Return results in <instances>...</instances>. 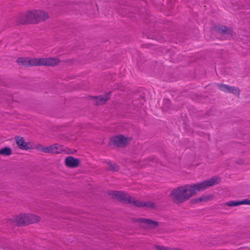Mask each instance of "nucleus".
Instances as JSON below:
<instances>
[{
	"label": "nucleus",
	"mask_w": 250,
	"mask_h": 250,
	"mask_svg": "<svg viewBox=\"0 0 250 250\" xmlns=\"http://www.w3.org/2000/svg\"><path fill=\"white\" fill-rule=\"evenodd\" d=\"M64 163L65 166L68 167L75 168L79 166L80 160L72 156H68L65 158Z\"/></svg>",
	"instance_id": "12"
},
{
	"label": "nucleus",
	"mask_w": 250,
	"mask_h": 250,
	"mask_svg": "<svg viewBox=\"0 0 250 250\" xmlns=\"http://www.w3.org/2000/svg\"><path fill=\"white\" fill-rule=\"evenodd\" d=\"M108 195L113 198L134 206L136 199L125 192L121 191H110L108 192Z\"/></svg>",
	"instance_id": "5"
},
{
	"label": "nucleus",
	"mask_w": 250,
	"mask_h": 250,
	"mask_svg": "<svg viewBox=\"0 0 250 250\" xmlns=\"http://www.w3.org/2000/svg\"><path fill=\"white\" fill-rule=\"evenodd\" d=\"M61 61L58 58H30L20 57L16 60V62L23 66H56L59 65Z\"/></svg>",
	"instance_id": "2"
},
{
	"label": "nucleus",
	"mask_w": 250,
	"mask_h": 250,
	"mask_svg": "<svg viewBox=\"0 0 250 250\" xmlns=\"http://www.w3.org/2000/svg\"><path fill=\"white\" fill-rule=\"evenodd\" d=\"M216 30L221 34H225L230 37L232 36L231 30L225 26L221 25L216 27Z\"/></svg>",
	"instance_id": "15"
},
{
	"label": "nucleus",
	"mask_w": 250,
	"mask_h": 250,
	"mask_svg": "<svg viewBox=\"0 0 250 250\" xmlns=\"http://www.w3.org/2000/svg\"><path fill=\"white\" fill-rule=\"evenodd\" d=\"M41 218L33 214H21L16 217V222L20 225H28L32 223H38Z\"/></svg>",
	"instance_id": "4"
},
{
	"label": "nucleus",
	"mask_w": 250,
	"mask_h": 250,
	"mask_svg": "<svg viewBox=\"0 0 250 250\" xmlns=\"http://www.w3.org/2000/svg\"><path fill=\"white\" fill-rule=\"evenodd\" d=\"M134 206L138 208L145 207L150 209H155L157 207L156 204L152 201H148L145 202L137 199H136Z\"/></svg>",
	"instance_id": "11"
},
{
	"label": "nucleus",
	"mask_w": 250,
	"mask_h": 250,
	"mask_svg": "<svg viewBox=\"0 0 250 250\" xmlns=\"http://www.w3.org/2000/svg\"><path fill=\"white\" fill-rule=\"evenodd\" d=\"M42 152H44L45 153H51V146H50L43 147V150Z\"/></svg>",
	"instance_id": "22"
},
{
	"label": "nucleus",
	"mask_w": 250,
	"mask_h": 250,
	"mask_svg": "<svg viewBox=\"0 0 250 250\" xmlns=\"http://www.w3.org/2000/svg\"><path fill=\"white\" fill-rule=\"evenodd\" d=\"M12 154V150L9 147H4L0 149V155L2 156H9Z\"/></svg>",
	"instance_id": "16"
},
{
	"label": "nucleus",
	"mask_w": 250,
	"mask_h": 250,
	"mask_svg": "<svg viewBox=\"0 0 250 250\" xmlns=\"http://www.w3.org/2000/svg\"><path fill=\"white\" fill-rule=\"evenodd\" d=\"M43 146L40 144H37L33 146V149L35 148L38 151L42 152L43 150Z\"/></svg>",
	"instance_id": "21"
},
{
	"label": "nucleus",
	"mask_w": 250,
	"mask_h": 250,
	"mask_svg": "<svg viewBox=\"0 0 250 250\" xmlns=\"http://www.w3.org/2000/svg\"><path fill=\"white\" fill-rule=\"evenodd\" d=\"M51 146V153H60L62 151V146L58 144H53L50 145Z\"/></svg>",
	"instance_id": "18"
},
{
	"label": "nucleus",
	"mask_w": 250,
	"mask_h": 250,
	"mask_svg": "<svg viewBox=\"0 0 250 250\" xmlns=\"http://www.w3.org/2000/svg\"><path fill=\"white\" fill-rule=\"evenodd\" d=\"M217 86L218 88L222 91L232 93L237 97H239L240 95V89L238 87L230 86L223 83H218L217 84Z\"/></svg>",
	"instance_id": "8"
},
{
	"label": "nucleus",
	"mask_w": 250,
	"mask_h": 250,
	"mask_svg": "<svg viewBox=\"0 0 250 250\" xmlns=\"http://www.w3.org/2000/svg\"><path fill=\"white\" fill-rule=\"evenodd\" d=\"M15 140L17 146L21 149L27 150L33 149V146L30 143L26 142L22 137L16 136Z\"/></svg>",
	"instance_id": "9"
},
{
	"label": "nucleus",
	"mask_w": 250,
	"mask_h": 250,
	"mask_svg": "<svg viewBox=\"0 0 250 250\" xmlns=\"http://www.w3.org/2000/svg\"><path fill=\"white\" fill-rule=\"evenodd\" d=\"M129 141V138L125 137L123 135H119L112 137L110 139L111 144L118 147H124L125 146Z\"/></svg>",
	"instance_id": "7"
},
{
	"label": "nucleus",
	"mask_w": 250,
	"mask_h": 250,
	"mask_svg": "<svg viewBox=\"0 0 250 250\" xmlns=\"http://www.w3.org/2000/svg\"><path fill=\"white\" fill-rule=\"evenodd\" d=\"M157 250H183L178 248L165 247L163 246H156Z\"/></svg>",
	"instance_id": "20"
},
{
	"label": "nucleus",
	"mask_w": 250,
	"mask_h": 250,
	"mask_svg": "<svg viewBox=\"0 0 250 250\" xmlns=\"http://www.w3.org/2000/svg\"><path fill=\"white\" fill-rule=\"evenodd\" d=\"M225 205L229 207H236L242 205H250V200L246 199L242 201H230L226 202Z\"/></svg>",
	"instance_id": "13"
},
{
	"label": "nucleus",
	"mask_w": 250,
	"mask_h": 250,
	"mask_svg": "<svg viewBox=\"0 0 250 250\" xmlns=\"http://www.w3.org/2000/svg\"><path fill=\"white\" fill-rule=\"evenodd\" d=\"M237 163L238 164H244V162H243V160H240L239 161H237Z\"/></svg>",
	"instance_id": "23"
},
{
	"label": "nucleus",
	"mask_w": 250,
	"mask_h": 250,
	"mask_svg": "<svg viewBox=\"0 0 250 250\" xmlns=\"http://www.w3.org/2000/svg\"><path fill=\"white\" fill-rule=\"evenodd\" d=\"M220 181V178L213 177L200 183L180 186L171 191L169 198L175 204H182L196 195L197 192L204 191L210 187L217 185Z\"/></svg>",
	"instance_id": "1"
},
{
	"label": "nucleus",
	"mask_w": 250,
	"mask_h": 250,
	"mask_svg": "<svg viewBox=\"0 0 250 250\" xmlns=\"http://www.w3.org/2000/svg\"><path fill=\"white\" fill-rule=\"evenodd\" d=\"M171 103L168 99H164L162 108L164 110L167 111L171 108Z\"/></svg>",
	"instance_id": "19"
},
{
	"label": "nucleus",
	"mask_w": 250,
	"mask_h": 250,
	"mask_svg": "<svg viewBox=\"0 0 250 250\" xmlns=\"http://www.w3.org/2000/svg\"><path fill=\"white\" fill-rule=\"evenodd\" d=\"M49 18V14L44 10H34L20 15L17 18L19 24H36L43 21Z\"/></svg>",
	"instance_id": "3"
},
{
	"label": "nucleus",
	"mask_w": 250,
	"mask_h": 250,
	"mask_svg": "<svg viewBox=\"0 0 250 250\" xmlns=\"http://www.w3.org/2000/svg\"><path fill=\"white\" fill-rule=\"evenodd\" d=\"M134 221L139 223L141 226L145 229H154L159 225V222L157 221L144 218H137Z\"/></svg>",
	"instance_id": "6"
},
{
	"label": "nucleus",
	"mask_w": 250,
	"mask_h": 250,
	"mask_svg": "<svg viewBox=\"0 0 250 250\" xmlns=\"http://www.w3.org/2000/svg\"><path fill=\"white\" fill-rule=\"evenodd\" d=\"M214 198V195L211 194L203 195L200 197H198L194 200V202L196 203L200 202H207L209 201L212 200Z\"/></svg>",
	"instance_id": "14"
},
{
	"label": "nucleus",
	"mask_w": 250,
	"mask_h": 250,
	"mask_svg": "<svg viewBox=\"0 0 250 250\" xmlns=\"http://www.w3.org/2000/svg\"><path fill=\"white\" fill-rule=\"evenodd\" d=\"M109 98V93H106L104 95H100L99 96H90L89 97L90 100L92 101L93 104L97 105L104 104Z\"/></svg>",
	"instance_id": "10"
},
{
	"label": "nucleus",
	"mask_w": 250,
	"mask_h": 250,
	"mask_svg": "<svg viewBox=\"0 0 250 250\" xmlns=\"http://www.w3.org/2000/svg\"><path fill=\"white\" fill-rule=\"evenodd\" d=\"M106 169L109 171H116L119 169V167L116 164L108 162L106 163Z\"/></svg>",
	"instance_id": "17"
}]
</instances>
